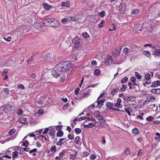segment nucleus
I'll return each mask as SVG.
<instances>
[{
	"label": "nucleus",
	"mask_w": 160,
	"mask_h": 160,
	"mask_svg": "<svg viewBox=\"0 0 160 160\" xmlns=\"http://www.w3.org/2000/svg\"><path fill=\"white\" fill-rule=\"evenodd\" d=\"M72 66V64L69 61H65L60 62L56 66L57 70L62 75H65L69 72Z\"/></svg>",
	"instance_id": "1"
},
{
	"label": "nucleus",
	"mask_w": 160,
	"mask_h": 160,
	"mask_svg": "<svg viewBox=\"0 0 160 160\" xmlns=\"http://www.w3.org/2000/svg\"><path fill=\"white\" fill-rule=\"evenodd\" d=\"M42 22L45 26H50L54 28H57L60 25L59 22L54 18H47L43 20Z\"/></svg>",
	"instance_id": "2"
},
{
	"label": "nucleus",
	"mask_w": 160,
	"mask_h": 160,
	"mask_svg": "<svg viewBox=\"0 0 160 160\" xmlns=\"http://www.w3.org/2000/svg\"><path fill=\"white\" fill-rule=\"evenodd\" d=\"M4 108L3 109V111L5 114L8 115H12L13 113V111L12 109V108L11 106L5 105Z\"/></svg>",
	"instance_id": "3"
},
{
	"label": "nucleus",
	"mask_w": 160,
	"mask_h": 160,
	"mask_svg": "<svg viewBox=\"0 0 160 160\" xmlns=\"http://www.w3.org/2000/svg\"><path fill=\"white\" fill-rule=\"evenodd\" d=\"M79 41V39H78L77 38H75L73 40L72 42L74 43V48L78 49L79 47H80L81 43Z\"/></svg>",
	"instance_id": "4"
},
{
	"label": "nucleus",
	"mask_w": 160,
	"mask_h": 160,
	"mask_svg": "<svg viewBox=\"0 0 160 160\" xmlns=\"http://www.w3.org/2000/svg\"><path fill=\"white\" fill-rule=\"evenodd\" d=\"M126 5L125 3H121L119 7V12L121 14H124L126 9Z\"/></svg>",
	"instance_id": "5"
},
{
	"label": "nucleus",
	"mask_w": 160,
	"mask_h": 160,
	"mask_svg": "<svg viewBox=\"0 0 160 160\" xmlns=\"http://www.w3.org/2000/svg\"><path fill=\"white\" fill-rule=\"evenodd\" d=\"M89 93L90 92L88 90L83 92L80 94L79 99H82L84 98L87 97L89 95Z\"/></svg>",
	"instance_id": "6"
},
{
	"label": "nucleus",
	"mask_w": 160,
	"mask_h": 160,
	"mask_svg": "<svg viewBox=\"0 0 160 160\" xmlns=\"http://www.w3.org/2000/svg\"><path fill=\"white\" fill-rule=\"evenodd\" d=\"M105 60V64L108 65H109L112 62V58L111 56H109L106 57Z\"/></svg>",
	"instance_id": "7"
},
{
	"label": "nucleus",
	"mask_w": 160,
	"mask_h": 160,
	"mask_svg": "<svg viewBox=\"0 0 160 160\" xmlns=\"http://www.w3.org/2000/svg\"><path fill=\"white\" fill-rule=\"evenodd\" d=\"M52 57V55L50 53L45 54L42 56V58L44 60H49Z\"/></svg>",
	"instance_id": "8"
},
{
	"label": "nucleus",
	"mask_w": 160,
	"mask_h": 160,
	"mask_svg": "<svg viewBox=\"0 0 160 160\" xmlns=\"http://www.w3.org/2000/svg\"><path fill=\"white\" fill-rule=\"evenodd\" d=\"M94 115L95 117L99 120L103 118V116L100 114L99 112L98 111H96L94 112Z\"/></svg>",
	"instance_id": "9"
},
{
	"label": "nucleus",
	"mask_w": 160,
	"mask_h": 160,
	"mask_svg": "<svg viewBox=\"0 0 160 160\" xmlns=\"http://www.w3.org/2000/svg\"><path fill=\"white\" fill-rule=\"evenodd\" d=\"M8 71V70L7 69H5L2 72V77H4L3 79L4 80H6L8 78L7 75Z\"/></svg>",
	"instance_id": "10"
},
{
	"label": "nucleus",
	"mask_w": 160,
	"mask_h": 160,
	"mask_svg": "<svg viewBox=\"0 0 160 160\" xmlns=\"http://www.w3.org/2000/svg\"><path fill=\"white\" fill-rule=\"evenodd\" d=\"M159 86H160V81L157 80L153 82L151 84L150 87L152 88L157 87Z\"/></svg>",
	"instance_id": "11"
},
{
	"label": "nucleus",
	"mask_w": 160,
	"mask_h": 160,
	"mask_svg": "<svg viewBox=\"0 0 160 160\" xmlns=\"http://www.w3.org/2000/svg\"><path fill=\"white\" fill-rule=\"evenodd\" d=\"M124 97V100L126 101H130L131 102H133L134 101V97L132 96H125Z\"/></svg>",
	"instance_id": "12"
},
{
	"label": "nucleus",
	"mask_w": 160,
	"mask_h": 160,
	"mask_svg": "<svg viewBox=\"0 0 160 160\" xmlns=\"http://www.w3.org/2000/svg\"><path fill=\"white\" fill-rule=\"evenodd\" d=\"M151 92L156 94H160V88L152 89Z\"/></svg>",
	"instance_id": "13"
},
{
	"label": "nucleus",
	"mask_w": 160,
	"mask_h": 160,
	"mask_svg": "<svg viewBox=\"0 0 160 160\" xmlns=\"http://www.w3.org/2000/svg\"><path fill=\"white\" fill-rule=\"evenodd\" d=\"M52 75L53 77L56 78H58L59 76H61L58 73V72L54 70L52 71Z\"/></svg>",
	"instance_id": "14"
},
{
	"label": "nucleus",
	"mask_w": 160,
	"mask_h": 160,
	"mask_svg": "<svg viewBox=\"0 0 160 160\" xmlns=\"http://www.w3.org/2000/svg\"><path fill=\"white\" fill-rule=\"evenodd\" d=\"M152 55L158 57H160V49H158L156 51H154L152 53Z\"/></svg>",
	"instance_id": "15"
},
{
	"label": "nucleus",
	"mask_w": 160,
	"mask_h": 160,
	"mask_svg": "<svg viewBox=\"0 0 160 160\" xmlns=\"http://www.w3.org/2000/svg\"><path fill=\"white\" fill-rule=\"evenodd\" d=\"M50 135L51 136L52 139H53L55 138V131L54 130H51L49 131Z\"/></svg>",
	"instance_id": "16"
},
{
	"label": "nucleus",
	"mask_w": 160,
	"mask_h": 160,
	"mask_svg": "<svg viewBox=\"0 0 160 160\" xmlns=\"http://www.w3.org/2000/svg\"><path fill=\"white\" fill-rule=\"evenodd\" d=\"M34 27L39 31H41L42 30V27L40 24L39 23H36L34 24Z\"/></svg>",
	"instance_id": "17"
},
{
	"label": "nucleus",
	"mask_w": 160,
	"mask_h": 160,
	"mask_svg": "<svg viewBox=\"0 0 160 160\" xmlns=\"http://www.w3.org/2000/svg\"><path fill=\"white\" fill-rule=\"evenodd\" d=\"M132 134L135 136L138 134L139 132L138 129L137 128H135L132 130Z\"/></svg>",
	"instance_id": "18"
},
{
	"label": "nucleus",
	"mask_w": 160,
	"mask_h": 160,
	"mask_svg": "<svg viewBox=\"0 0 160 160\" xmlns=\"http://www.w3.org/2000/svg\"><path fill=\"white\" fill-rule=\"evenodd\" d=\"M155 100V98L154 97L151 96H148L147 97L146 100V102H151L153 100Z\"/></svg>",
	"instance_id": "19"
},
{
	"label": "nucleus",
	"mask_w": 160,
	"mask_h": 160,
	"mask_svg": "<svg viewBox=\"0 0 160 160\" xmlns=\"http://www.w3.org/2000/svg\"><path fill=\"white\" fill-rule=\"evenodd\" d=\"M70 4L68 1H66V2H63L62 3L61 6L62 7H69Z\"/></svg>",
	"instance_id": "20"
},
{
	"label": "nucleus",
	"mask_w": 160,
	"mask_h": 160,
	"mask_svg": "<svg viewBox=\"0 0 160 160\" xmlns=\"http://www.w3.org/2000/svg\"><path fill=\"white\" fill-rule=\"evenodd\" d=\"M75 142L78 145H80L81 142L80 141V138L79 136H77L75 138Z\"/></svg>",
	"instance_id": "21"
},
{
	"label": "nucleus",
	"mask_w": 160,
	"mask_h": 160,
	"mask_svg": "<svg viewBox=\"0 0 160 160\" xmlns=\"http://www.w3.org/2000/svg\"><path fill=\"white\" fill-rule=\"evenodd\" d=\"M120 50L119 49H116L114 52H113V56L117 57L118 56L120 53Z\"/></svg>",
	"instance_id": "22"
},
{
	"label": "nucleus",
	"mask_w": 160,
	"mask_h": 160,
	"mask_svg": "<svg viewBox=\"0 0 160 160\" xmlns=\"http://www.w3.org/2000/svg\"><path fill=\"white\" fill-rule=\"evenodd\" d=\"M143 54L148 58H151V55L150 52L147 51H145L143 52Z\"/></svg>",
	"instance_id": "23"
},
{
	"label": "nucleus",
	"mask_w": 160,
	"mask_h": 160,
	"mask_svg": "<svg viewBox=\"0 0 160 160\" xmlns=\"http://www.w3.org/2000/svg\"><path fill=\"white\" fill-rule=\"evenodd\" d=\"M106 106L109 109L112 110V108L113 104L111 102H108L106 103Z\"/></svg>",
	"instance_id": "24"
},
{
	"label": "nucleus",
	"mask_w": 160,
	"mask_h": 160,
	"mask_svg": "<svg viewBox=\"0 0 160 160\" xmlns=\"http://www.w3.org/2000/svg\"><path fill=\"white\" fill-rule=\"evenodd\" d=\"M131 80L132 84L134 85L138 86V84L136 82V80L135 78L133 77H132L130 78Z\"/></svg>",
	"instance_id": "25"
},
{
	"label": "nucleus",
	"mask_w": 160,
	"mask_h": 160,
	"mask_svg": "<svg viewBox=\"0 0 160 160\" xmlns=\"http://www.w3.org/2000/svg\"><path fill=\"white\" fill-rule=\"evenodd\" d=\"M140 24H135L134 25V27L135 28V29L136 30H138L139 31H141L142 29V28L141 27L139 28L140 26Z\"/></svg>",
	"instance_id": "26"
},
{
	"label": "nucleus",
	"mask_w": 160,
	"mask_h": 160,
	"mask_svg": "<svg viewBox=\"0 0 160 160\" xmlns=\"http://www.w3.org/2000/svg\"><path fill=\"white\" fill-rule=\"evenodd\" d=\"M127 88V86L125 85L124 84H123L122 86V87L120 89V92H124L126 90Z\"/></svg>",
	"instance_id": "27"
},
{
	"label": "nucleus",
	"mask_w": 160,
	"mask_h": 160,
	"mask_svg": "<svg viewBox=\"0 0 160 160\" xmlns=\"http://www.w3.org/2000/svg\"><path fill=\"white\" fill-rule=\"evenodd\" d=\"M118 92V91L117 89H113L111 91V93L112 95L114 96L117 94Z\"/></svg>",
	"instance_id": "28"
},
{
	"label": "nucleus",
	"mask_w": 160,
	"mask_h": 160,
	"mask_svg": "<svg viewBox=\"0 0 160 160\" xmlns=\"http://www.w3.org/2000/svg\"><path fill=\"white\" fill-rule=\"evenodd\" d=\"M16 132V129L14 128H13L11 129L8 132V134L10 136H11L12 135L14 134Z\"/></svg>",
	"instance_id": "29"
},
{
	"label": "nucleus",
	"mask_w": 160,
	"mask_h": 160,
	"mask_svg": "<svg viewBox=\"0 0 160 160\" xmlns=\"http://www.w3.org/2000/svg\"><path fill=\"white\" fill-rule=\"evenodd\" d=\"M101 121H100L99 122V125L101 126H102L106 124V121L105 120H103V118L101 120Z\"/></svg>",
	"instance_id": "30"
},
{
	"label": "nucleus",
	"mask_w": 160,
	"mask_h": 160,
	"mask_svg": "<svg viewBox=\"0 0 160 160\" xmlns=\"http://www.w3.org/2000/svg\"><path fill=\"white\" fill-rule=\"evenodd\" d=\"M65 140V139L64 138H61L59 139V142L57 143V145L58 146L61 145L63 143V142H62Z\"/></svg>",
	"instance_id": "31"
},
{
	"label": "nucleus",
	"mask_w": 160,
	"mask_h": 160,
	"mask_svg": "<svg viewBox=\"0 0 160 160\" xmlns=\"http://www.w3.org/2000/svg\"><path fill=\"white\" fill-rule=\"evenodd\" d=\"M63 134V132L62 131L60 130L58 131L57 133V136L58 137H61Z\"/></svg>",
	"instance_id": "32"
},
{
	"label": "nucleus",
	"mask_w": 160,
	"mask_h": 160,
	"mask_svg": "<svg viewBox=\"0 0 160 160\" xmlns=\"http://www.w3.org/2000/svg\"><path fill=\"white\" fill-rule=\"evenodd\" d=\"M100 70L99 69H96L94 70V74L95 75L98 76L101 74Z\"/></svg>",
	"instance_id": "33"
},
{
	"label": "nucleus",
	"mask_w": 160,
	"mask_h": 160,
	"mask_svg": "<svg viewBox=\"0 0 160 160\" xmlns=\"http://www.w3.org/2000/svg\"><path fill=\"white\" fill-rule=\"evenodd\" d=\"M20 122L22 123L25 124L27 123V121L26 118H22L21 119Z\"/></svg>",
	"instance_id": "34"
},
{
	"label": "nucleus",
	"mask_w": 160,
	"mask_h": 160,
	"mask_svg": "<svg viewBox=\"0 0 160 160\" xmlns=\"http://www.w3.org/2000/svg\"><path fill=\"white\" fill-rule=\"evenodd\" d=\"M145 78L146 80H149L151 78V75L148 73H146L145 75Z\"/></svg>",
	"instance_id": "35"
},
{
	"label": "nucleus",
	"mask_w": 160,
	"mask_h": 160,
	"mask_svg": "<svg viewBox=\"0 0 160 160\" xmlns=\"http://www.w3.org/2000/svg\"><path fill=\"white\" fill-rule=\"evenodd\" d=\"M128 80V78L127 77H125L122 79L120 82L122 83H123L127 82Z\"/></svg>",
	"instance_id": "36"
},
{
	"label": "nucleus",
	"mask_w": 160,
	"mask_h": 160,
	"mask_svg": "<svg viewBox=\"0 0 160 160\" xmlns=\"http://www.w3.org/2000/svg\"><path fill=\"white\" fill-rule=\"evenodd\" d=\"M57 148L55 145H53L51 147L50 149V150L51 152H53V153L55 152L56 151Z\"/></svg>",
	"instance_id": "37"
},
{
	"label": "nucleus",
	"mask_w": 160,
	"mask_h": 160,
	"mask_svg": "<svg viewBox=\"0 0 160 160\" xmlns=\"http://www.w3.org/2000/svg\"><path fill=\"white\" fill-rule=\"evenodd\" d=\"M105 24V21L104 20H102L100 23L98 25V27L99 28H102Z\"/></svg>",
	"instance_id": "38"
},
{
	"label": "nucleus",
	"mask_w": 160,
	"mask_h": 160,
	"mask_svg": "<svg viewBox=\"0 0 160 160\" xmlns=\"http://www.w3.org/2000/svg\"><path fill=\"white\" fill-rule=\"evenodd\" d=\"M33 60V56H31L29 58H28L27 60V63L29 64H30V62L32 61Z\"/></svg>",
	"instance_id": "39"
},
{
	"label": "nucleus",
	"mask_w": 160,
	"mask_h": 160,
	"mask_svg": "<svg viewBox=\"0 0 160 160\" xmlns=\"http://www.w3.org/2000/svg\"><path fill=\"white\" fill-rule=\"evenodd\" d=\"M12 158L13 159H15L18 156V152L17 151H14L12 152Z\"/></svg>",
	"instance_id": "40"
},
{
	"label": "nucleus",
	"mask_w": 160,
	"mask_h": 160,
	"mask_svg": "<svg viewBox=\"0 0 160 160\" xmlns=\"http://www.w3.org/2000/svg\"><path fill=\"white\" fill-rule=\"evenodd\" d=\"M75 131L76 134H78L81 133V130L79 128H77L75 129Z\"/></svg>",
	"instance_id": "41"
},
{
	"label": "nucleus",
	"mask_w": 160,
	"mask_h": 160,
	"mask_svg": "<svg viewBox=\"0 0 160 160\" xmlns=\"http://www.w3.org/2000/svg\"><path fill=\"white\" fill-rule=\"evenodd\" d=\"M106 13L104 11H102L99 13V15L101 18L103 17L105 15Z\"/></svg>",
	"instance_id": "42"
},
{
	"label": "nucleus",
	"mask_w": 160,
	"mask_h": 160,
	"mask_svg": "<svg viewBox=\"0 0 160 160\" xmlns=\"http://www.w3.org/2000/svg\"><path fill=\"white\" fill-rule=\"evenodd\" d=\"M140 12L139 10L138 9H135L132 10V14H138Z\"/></svg>",
	"instance_id": "43"
},
{
	"label": "nucleus",
	"mask_w": 160,
	"mask_h": 160,
	"mask_svg": "<svg viewBox=\"0 0 160 160\" xmlns=\"http://www.w3.org/2000/svg\"><path fill=\"white\" fill-rule=\"evenodd\" d=\"M153 119V118L152 116L148 117L146 118V120L149 121H152Z\"/></svg>",
	"instance_id": "44"
},
{
	"label": "nucleus",
	"mask_w": 160,
	"mask_h": 160,
	"mask_svg": "<svg viewBox=\"0 0 160 160\" xmlns=\"http://www.w3.org/2000/svg\"><path fill=\"white\" fill-rule=\"evenodd\" d=\"M23 112V110L21 109H19L18 111L16 112V114L18 115H21V114H22Z\"/></svg>",
	"instance_id": "45"
},
{
	"label": "nucleus",
	"mask_w": 160,
	"mask_h": 160,
	"mask_svg": "<svg viewBox=\"0 0 160 160\" xmlns=\"http://www.w3.org/2000/svg\"><path fill=\"white\" fill-rule=\"evenodd\" d=\"M29 142L28 141L25 140L23 142V146H24L26 147H27L28 145Z\"/></svg>",
	"instance_id": "46"
},
{
	"label": "nucleus",
	"mask_w": 160,
	"mask_h": 160,
	"mask_svg": "<svg viewBox=\"0 0 160 160\" xmlns=\"http://www.w3.org/2000/svg\"><path fill=\"white\" fill-rule=\"evenodd\" d=\"M124 110L125 111L128 113V115L129 116H130L131 115V113L130 112V108H126L124 109Z\"/></svg>",
	"instance_id": "47"
},
{
	"label": "nucleus",
	"mask_w": 160,
	"mask_h": 160,
	"mask_svg": "<svg viewBox=\"0 0 160 160\" xmlns=\"http://www.w3.org/2000/svg\"><path fill=\"white\" fill-rule=\"evenodd\" d=\"M82 35L84 38H89V35L86 32H85V33H82Z\"/></svg>",
	"instance_id": "48"
},
{
	"label": "nucleus",
	"mask_w": 160,
	"mask_h": 160,
	"mask_svg": "<svg viewBox=\"0 0 160 160\" xmlns=\"http://www.w3.org/2000/svg\"><path fill=\"white\" fill-rule=\"evenodd\" d=\"M123 52L126 54H128V49L127 48H125L123 49Z\"/></svg>",
	"instance_id": "49"
},
{
	"label": "nucleus",
	"mask_w": 160,
	"mask_h": 160,
	"mask_svg": "<svg viewBox=\"0 0 160 160\" xmlns=\"http://www.w3.org/2000/svg\"><path fill=\"white\" fill-rule=\"evenodd\" d=\"M135 75L137 77V78L138 79H140L142 78V77L141 75L139 74L138 72H135Z\"/></svg>",
	"instance_id": "50"
},
{
	"label": "nucleus",
	"mask_w": 160,
	"mask_h": 160,
	"mask_svg": "<svg viewBox=\"0 0 160 160\" xmlns=\"http://www.w3.org/2000/svg\"><path fill=\"white\" fill-rule=\"evenodd\" d=\"M68 19L66 18H64L61 20V22L63 24L67 23Z\"/></svg>",
	"instance_id": "51"
},
{
	"label": "nucleus",
	"mask_w": 160,
	"mask_h": 160,
	"mask_svg": "<svg viewBox=\"0 0 160 160\" xmlns=\"http://www.w3.org/2000/svg\"><path fill=\"white\" fill-rule=\"evenodd\" d=\"M96 156L95 154H91L90 156V158L91 159L94 160L96 158Z\"/></svg>",
	"instance_id": "52"
},
{
	"label": "nucleus",
	"mask_w": 160,
	"mask_h": 160,
	"mask_svg": "<svg viewBox=\"0 0 160 160\" xmlns=\"http://www.w3.org/2000/svg\"><path fill=\"white\" fill-rule=\"evenodd\" d=\"M151 83V82H149L147 81H146L145 82L143 83V85L144 87H147V86L146 85L147 84H149Z\"/></svg>",
	"instance_id": "53"
},
{
	"label": "nucleus",
	"mask_w": 160,
	"mask_h": 160,
	"mask_svg": "<svg viewBox=\"0 0 160 160\" xmlns=\"http://www.w3.org/2000/svg\"><path fill=\"white\" fill-rule=\"evenodd\" d=\"M44 8L45 9L48 10L50 8V6L47 4H45L43 6Z\"/></svg>",
	"instance_id": "54"
},
{
	"label": "nucleus",
	"mask_w": 160,
	"mask_h": 160,
	"mask_svg": "<svg viewBox=\"0 0 160 160\" xmlns=\"http://www.w3.org/2000/svg\"><path fill=\"white\" fill-rule=\"evenodd\" d=\"M70 20L73 22L76 21L77 19L76 17L75 16L71 17H70Z\"/></svg>",
	"instance_id": "55"
},
{
	"label": "nucleus",
	"mask_w": 160,
	"mask_h": 160,
	"mask_svg": "<svg viewBox=\"0 0 160 160\" xmlns=\"http://www.w3.org/2000/svg\"><path fill=\"white\" fill-rule=\"evenodd\" d=\"M69 107V105L68 103L66 104L65 105H64L62 107V109L65 110L68 108V107Z\"/></svg>",
	"instance_id": "56"
},
{
	"label": "nucleus",
	"mask_w": 160,
	"mask_h": 160,
	"mask_svg": "<svg viewBox=\"0 0 160 160\" xmlns=\"http://www.w3.org/2000/svg\"><path fill=\"white\" fill-rule=\"evenodd\" d=\"M65 150H62V151L60 153H59V157H60L62 156L65 153Z\"/></svg>",
	"instance_id": "57"
},
{
	"label": "nucleus",
	"mask_w": 160,
	"mask_h": 160,
	"mask_svg": "<svg viewBox=\"0 0 160 160\" xmlns=\"http://www.w3.org/2000/svg\"><path fill=\"white\" fill-rule=\"evenodd\" d=\"M80 89L79 88H76L74 91V93L75 95H77Z\"/></svg>",
	"instance_id": "58"
},
{
	"label": "nucleus",
	"mask_w": 160,
	"mask_h": 160,
	"mask_svg": "<svg viewBox=\"0 0 160 160\" xmlns=\"http://www.w3.org/2000/svg\"><path fill=\"white\" fill-rule=\"evenodd\" d=\"M62 125H59L57 127L56 129L57 130L59 131L62 129Z\"/></svg>",
	"instance_id": "59"
},
{
	"label": "nucleus",
	"mask_w": 160,
	"mask_h": 160,
	"mask_svg": "<svg viewBox=\"0 0 160 160\" xmlns=\"http://www.w3.org/2000/svg\"><path fill=\"white\" fill-rule=\"evenodd\" d=\"M3 38L6 41H8V42H9L11 41V38L10 37H8L7 38H6L3 37Z\"/></svg>",
	"instance_id": "60"
},
{
	"label": "nucleus",
	"mask_w": 160,
	"mask_h": 160,
	"mask_svg": "<svg viewBox=\"0 0 160 160\" xmlns=\"http://www.w3.org/2000/svg\"><path fill=\"white\" fill-rule=\"evenodd\" d=\"M18 88L22 89H24L25 88V87L22 84H19L18 86Z\"/></svg>",
	"instance_id": "61"
},
{
	"label": "nucleus",
	"mask_w": 160,
	"mask_h": 160,
	"mask_svg": "<svg viewBox=\"0 0 160 160\" xmlns=\"http://www.w3.org/2000/svg\"><path fill=\"white\" fill-rule=\"evenodd\" d=\"M87 118L86 117H81L78 118V120L79 121H81L82 120H84L86 119Z\"/></svg>",
	"instance_id": "62"
},
{
	"label": "nucleus",
	"mask_w": 160,
	"mask_h": 160,
	"mask_svg": "<svg viewBox=\"0 0 160 160\" xmlns=\"http://www.w3.org/2000/svg\"><path fill=\"white\" fill-rule=\"evenodd\" d=\"M89 154H89V153L87 151L84 152L83 153V155L84 157L88 156H89Z\"/></svg>",
	"instance_id": "63"
},
{
	"label": "nucleus",
	"mask_w": 160,
	"mask_h": 160,
	"mask_svg": "<svg viewBox=\"0 0 160 160\" xmlns=\"http://www.w3.org/2000/svg\"><path fill=\"white\" fill-rule=\"evenodd\" d=\"M49 130V129L48 128H46L45 130H44V132H43V134H47L48 132V131Z\"/></svg>",
	"instance_id": "64"
}]
</instances>
